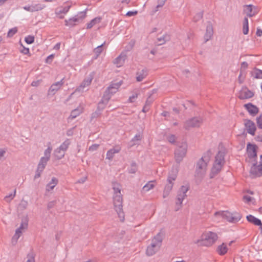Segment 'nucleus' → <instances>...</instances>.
<instances>
[{"label": "nucleus", "mask_w": 262, "mask_h": 262, "mask_svg": "<svg viewBox=\"0 0 262 262\" xmlns=\"http://www.w3.org/2000/svg\"><path fill=\"white\" fill-rule=\"evenodd\" d=\"M112 185L114 190L113 204L114 209L120 219V221L123 222L124 213L122 209L123 198L122 195L121 194V186L117 182H113Z\"/></svg>", "instance_id": "obj_1"}, {"label": "nucleus", "mask_w": 262, "mask_h": 262, "mask_svg": "<svg viewBox=\"0 0 262 262\" xmlns=\"http://www.w3.org/2000/svg\"><path fill=\"white\" fill-rule=\"evenodd\" d=\"M210 151L208 150L196 163L195 177L202 179L206 174L208 163L210 161Z\"/></svg>", "instance_id": "obj_2"}, {"label": "nucleus", "mask_w": 262, "mask_h": 262, "mask_svg": "<svg viewBox=\"0 0 262 262\" xmlns=\"http://www.w3.org/2000/svg\"><path fill=\"white\" fill-rule=\"evenodd\" d=\"M164 237V233L161 231L152 238L150 245L146 249V253L147 256H152L159 250Z\"/></svg>", "instance_id": "obj_3"}, {"label": "nucleus", "mask_w": 262, "mask_h": 262, "mask_svg": "<svg viewBox=\"0 0 262 262\" xmlns=\"http://www.w3.org/2000/svg\"><path fill=\"white\" fill-rule=\"evenodd\" d=\"M221 215L223 218L227 220L228 222L235 223L238 222L242 218V215L236 212L231 213L229 211L216 212L215 215Z\"/></svg>", "instance_id": "obj_4"}, {"label": "nucleus", "mask_w": 262, "mask_h": 262, "mask_svg": "<svg viewBox=\"0 0 262 262\" xmlns=\"http://www.w3.org/2000/svg\"><path fill=\"white\" fill-rule=\"evenodd\" d=\"M189 189V186L183 185L178 190L176 201V205L178 207L176 209V211H178L181 207L183 201L186 198V193Z\"/></svg>", "instance_id": "obj_5"}, {"label": "nucleus", "mask_w": 262, "mask_h": 262, "mask_svg": "<svg viewBox=\"0 0 262 262\" xmlns=\"http://www.w3.org/2000/svg\"><path fill=\"white\" fill-rule=\"evenodd\" d=\"M187 150L186 143L183 142L175 150L174 158L177 163H180L185 157Z\"/></svg>", "instance_id": "obj_6"}, {"label": "nucleus", "mask_w": 262, "mask_h": 262, "mask_svg": "<svg viewBox=\"0 0 262 262\" xmlns=\"http://www.w3.org/2000/svg\"><path fill=\"white\" fill-rule=\"evenodd\" d=\"M203 122V119L200 117H194L187 120L184 123V128L189 130L191 128L199 127Z\"/></svg>", "instance_id": "obj_7"}, {"label": "nucleus", "mask_w": 262, "mask_h": 262, "mask_svg": "<svg viewBox=\"0 0 262 262\" xmlns=\"http://www.w3.org/2000/svg\"><path fill=\"white\" fill-rule=\"evenodd\" d=\"M218 236L216 233L209 231L202 236V242L204 245L209 246L214 244Z\"/></svg>", "instance_id": "obj_8"}, {"label": "nucleus", "mask_w": 262, "mask_h": 262, "mask_svg": "<svg viewBox=\"0 0 262 262\" xmlns=\"http://www.w3.org/2000/svg\"><path fill=\"white\" fill-rule=\"evenodd\" d=\"M52 150V147L49 146L47 149L45 150L44 156L40 158L37 167H40V168H45L48 161L50 160Z\"/></svg>", "instance_id": "obj_9"}, {"label": "nucleus", "mask_w": 262, "mask_h": 262, "mask_svg": "<svg viewBox=\"0 0 262 262\" xmlns=\"http://www.w3.org/2000/svg\"><path fill=\"white\" fill-rule=\"evenodd\" d=\"M250 173L255 177H259L262 176V155L260 156L259 164L253 163L250 170Z\"/></svg>", "instance_id": "obj_10"}, {"label": "nucleus", "mask_w": 262, "mask_h": 262, "mask_svg": "<svg viewBox=\"0 0 262 262\" xmlns=\"http://www.w3.org/2000/svg\"><path fill=\"white\" fill-rule=\"evenodd\" d=\"M243 120L247 132L252 136H254L256 130L255 123L248 119H244Z\"/></svg>", "instance_id": "obj_11"}, {"label": "nucleus", "mask_w": 262, "mask_h": 262, "mask_svg": "<svg viewBox=\"0 0 262 262\" xmlns=\"http://www.w3.org/2000/svg\"><path fill=\"white\" fill-rule=\"evenodd\" d=\"M94 74L93 73L90 74L88 76L84 79L81 85L76 89L75 92H80L84 88L90 85L94 78Z\"/></svg>", "instance_id": "obj_12"}, {"label": "nucleus", "mask_w": 262, "mask_h": 262, "mask_svg": "<svg viewBox=\"0 0 262 262\" xmlns=\"http://www.w3.org/2000/svg\"><path fill=\"white\" fill-rule=\"evenodd\" d=\"M244 106L252 116H255L259 112V108L252 103L245 104Z\"/></svg>", "instance_id": "obj_13"}, {"label": "nucleus", "mask_w": 262, "mask_h": 262, "mask_svg": "<svg viewBox=\"0 0 262 262\" xmlns=\"http://www.w3.org/2000/svg\"><path fill=\"white\" fill-rule=\"evenodd\" d=\"M45 7V6L43 4L40 3L36 4L33 3L32 4L30 5L24 7L23 8L26 11L32 12L41 10Z\"/></svg>", "instance_id": "obj_14"}, {"label": "nucleus", "mask_w": 262, "mask_h": 262, "mask_svg": "<svg viewBox=\"0 0 262 262\" xmlns=\"http://www.w3.org/2000/svg\"><path fill=\"white\" fill-rule=\"evenodd\" d=\"M64 82V78H62L60 81L52 84L48 91L49 94L54 95L61 88Z\"/></svg>", "instance_id": "obj_15"}, {"label": "nucleus", "mask_w": 262, "mask_h": 262, "mask_svg": "<svg viewBox=\"0 0 262 262\" xmlns=\"http://www.w3.org/2000/svg\"><path fill=\"white\" fill-rule=\"evenodd\" d=\"M126 58L127 55L126 53L123 52L114 59V63L116 64L117 67H120L123 65Z\"/></svg>", "instance_id": "obj_16"}, {"label": "nucleus", "mask_w": 262, "mask_h": 262, "mask_svg": "<svg viewBox=\"0 0 262 262\" xmlns=\"http://www.w3.org/2000/svg\"><path fill=\"white\" fill-rule=\"evenodd\" d=\"M257 146L255 145L248 143L247 144V152L250 159H253L257 157Z\"/></svg>", "instance_id": "obj_17"}, {"label": "nucleus", "mask_w": 262, "mask_h": 262, "mask_svg": "<svg viewBox=\"0 0 262 262\" xmlns=\"http://www.w3.org/2000/svg\"><path fill=\"white\" fill-rule=\"evenodd\" d=\"M254 96V93L248 89L242 90L238 95V98L243 100L252 98Z\"/></svg>", "instance_id": "obj_18"}, {"label": "nucleus", "mask_w": 262, "mask_h": 262, "mask_svg": "<svg viewBox=\"0 0 262 262\" xmlns=\"http://www.w3.org/2000/svg\"><path fill=\"white\" fill-rule=\"evenodd\" d=\"M121 149V147L119 145H116L113 148L108 150L106 155V159L109 160H112L115 154L119 153Z\"/></svg>", "instance_id": "obj_19"}, {"label": "nucleus", "mask_w": 262, "mask_h": 262, "mask_svg": "<svg viewBox=\"0 0 262 262\" xmlns=\"http://www.w3.org/2000/svg\"><path fill=\"white\" fill-rule=\"evenodd\" d=\"M148 72L146 68L142 70L138 69L136 72V80L138 82L142 81L148 75Z\"/></svg>", "instance_id": "obj_20"}, {"label": "nucleus", "mask_w": 262, "mask_h": 262, "mask_svg": "<svg viewBox=\"0 0 262 262\" xmlns=\"http://www.w3.org/2000/svg\"><path fill=\"white\" fill-rule=\"evenodd\" d=\"M213 34V29L212 24L210 22H209L208 24L206 27V32L204 35V38L205 40V42H206L207 41L210 40Z\"/></svg>", "instance_id": "obj_21"}, {"label": "nucleus", "mask_w": 262, "mask_h": 262, "mask_svg": "<svg viewBox=\"0 0 262 262\" xmlns=\"http://www.w3.org/2000/svg\"><path fill=\"white\" fill-rule=\"evenodd\" d=\"M178 171L176 169H172L168 173L167 179V184H170L173 186V182L177 178Z\"/></svg>", "instance_id": "obj_22"}, {"label": "nucleus", "mask_w": 262, "mask_h": 262, "mask_svg": "<svg viewBox=\"0 0 262 262\" xmlns=\"http://www.w3.org/2000/svg\"><path fill=\"white\" fill-rule=\"evenodd\" d=\"M244 11L246 13L247 16L249 17L253 16L257 12L256 8L252 5L245 6Z\"/></svg>", "instance_id": "obj_23"}, {"label": "nucleus", "mask_w": 262, "mask_h": 262, "mask_svg": "<svg viewBox=\"0 0 262 262\" xmlns=\"http://www.w3.org/2000/svg\"><path fill=\"white\" fill-rule=\"evenodd\" d=\"M122 83V81H120L116 83H112L110 85V86L107 88L106 90L110 92L112 95H113L117 92L118 89L121 85Z\"/></svg>", "instance_id": "obj_24"}, {"label": "nucleus", "mask_w": 262, "mask_h": 262, "mask_svg": "<svg viewBox=\"0 0 262 262\" xmlns=\"http://www.w3.org/2000/svg\"><path fill=\"white\" fill-rule=\"evenodd\" d=\"M225 153L219 151L215 157V164L223 166L225 164Z\"/></svg>", "instance_id": "obj_25"}, {"label": "nucleus", "mask_w": 262, "mask_h": 262, "mask_svg": "<svg viewBox=\"0 0 262 262\" xmlns=\"http://www.w3.org/2000/svg\"><path fill=\"white\" fill-rule=\"evenodd\" d=\"M170 39V35L167 33L163 34L162 36L157 37V43L158 46L164 44L166 42Z\"/></svg>", "instance_id": "obj_26"}, {"label": "nucleus", "mask_w": 262, "mask_h": 262, "mask_svg": "<svg viewBox=\"0 0 262 262\" xmlns=\"http://www.w3.org/2000/svg\"><path fill=\"white\" fill-rule=\"evenodd\" d=\"M58 183V179L55 177H53L50 182H49L46 186V190L47 191L49 192L53 190L54 187L57 185Z\"/></svg>", "instance_id": "obj_27"}, {"label": "nucleus", "mask_w": 262, "mask_h": 262, "mask_svg": "<svg viewBox=\"0 0 262 262\" xmlns=\"http://www.w3.org/2000/svg\"><path fill=\"white\" fill-rule=\"evenodd\" d=\"M223 166L219 165L218 164L214 163L211 168L210 177L213 178L215 175L218 174L221 170Z\"/></svg>", "instance_id": "obj_28"}, {"label": "nucleus", "mask_w": 262, "mask_h": 262, "mask_svg": "<svg viewBox=\"0 0 262 262\" xmlns=\"http://www.w3.org/2000/svg\"><path fill=\"white\" fill-rule=\"evenodd\" d=\"M87 10L88 9H85L83 11L78 12L77 15L74 17L75 18V21H77L78 23L82 21L86 17Z\"/></svg>", "instance_id": "obj_29"}, {"label": "nucleus", "mask_w": 262, "mask_h": 262, "mask_svg": "<svg viewBox=\"0 0 262 262\" xmlns=\"http://www.w3.org/2000/svg\"><path fill=\"white\" fill-rule=\"evenodd\" d=\"M228 251V248L225 243H222L221 245L217 246L216 252L220 255H225Z\"/></svg>", "instance_id": "obj_30"}, {"label": "nucleus", "mask_w": 262, "mask_h": 262, "mask_svg": "<svg viewBox=\"0 0 262 262\" xmlns=\"http://www.w3.org/2000/svg\"><path fill=\"white\" fill-rule=\"evenodd\" d=\"M102 17L98 16L92 19L89 23L86 24V29H90L95 25L99 24L101 22Z\"/></svg>", "instance_id": "obj_31"}, {"label": "nucleus", "mask_w": 262, "mask_h": 262, "mask_svg": "<svg viewBox=\"0 0 262 262\" xmlns=\"http://www.w3.org/2000/svg\"><path fill=\"white\" fill-rule=\"evenodd\" d=\"M246 218L249 222L255 225L259 226L261 224V221L252 215H248L246 216Z\"/></svg>", "instance_id": "obj_32"}, {"label": "nucleus", "mask_w": 262, "mask_h": 262, "mask_svg": "<svg viewBox=\"0 0 262 262\" xmlns=\"http://www.w3.org/2000/svg\"><path fill=\"white\" fill-rule=\"evenodd\" d=\"M70 7V5L58 7L55 10V14H66L69 11Z\"/></svg>", "instance_id": "obj_33"}, {"label": "nucleus", "mask_w": 262, "mask_h": 262, "mask_svg": "<svg viewBox=\"0 0 262 262\" xmlns=\"http://www.w3.org/2000/svg\"><path fill=\"white\" fill-rule=\"evenodd\" d=\"M251 74L255 79L262 78V70L256 68L253 69V71L251 72Z\"/></svg>", "instance_id": "obj_34"}, {"label": "nucleus", "mask_w": 262, "mask_h": 262, "mask_svg": "<svg viewBox=\"0 0 262 262\" xmlns=\"http://www.w3.org/2000/svg\"><path fill=\"white\" fill-rule=\"evenodd\" d=\"M172 188H173V185H172L167 184L165 185L164 190H163V198H166L169 195Z\"/></svg>", "instance_id": "obj_35"}, {"label": "nucleus", "mask_w": 262, "mask_h": 262, "mask_svg": "<svg viewBox=\"0 0 262 262\" xmlns=\"http://www.w3.org/2000/svg\"><path fill=\"white\" fill-rule=\"evenodd\" d=\"M155 182V181H149L147 184H146L142 188V191L146 192L152 189L155 187V184H154Z\"/></svg>", "instance_id": "obj_36"}, {"label": "nucleus", "mask_w": 262, "mask_h": 262, "mask_svg": "<svg viewBox=\"0 0 262 262\" xmlns=\"http://www.w3.org/2000/svg\"><path fill=\"white\" fill-rule=\"evenodd\" d=\"M70 144H71V141H70V139H67L60 145V146L59 147V149H61V150H62V151H64V152L66 151L68 149Z\"/></svg>", "instance_id": "obj_37"}, {"label": "nucleus", "mask_w": 262, "mask_h": 262, "mask_svg": "<svg viewBox=\"0 0 262 262\" xmlns=\"http://www.w3.org/2000/svg\"><path fill=\"white\" fill-rule=\"evenodd\" d=\"M112 94L105 90L104 95L101 100L102 102L107 104L111 98Z\"/></svg>", "instance_id": "obj_38"}, {"label": "nucleus", "mask_w": 262, "mask_h": 262, "mask_svg": "<svg viewBox=\"0 0 262 262\" xmlns=\"http://www.w3.org/2000/svg\"><path fill=\"white\" fill-rule=\"evenodd\" d=\"M82 113V111L78 108H76L73 110L71 113L70 116L69 117L68 119L72 120L75 118L76 117L79 116Z\"/></svg>", "instance_id": "obj_39"}, {"label": "nucleus", "mask_w": 262, "mask_h": 262, "mask_svg": "<svg viewBox=\"0 0 262 262\" xmlns=\"http://www.w3.org/2000/svg\"><path fill=\"white\" fill-rule=\"evenodd\" d=\"M249 26H248V19L247 17H245L243 21V34L246 35L248 33Z\"/></svg>", "instance_id": "obj_40"}, {"label": "nucleus", "mask_w": 262, "mask_h": 262, "mask_svg": "<svg viewBox=\"0 0 262 262\" xmlns=\"http://www.w3.org/2000/svg\"><path fill=\"white\" fill-rule=\"evenodd\" d=\"M54 155L57 159L60 160L64 157V152L58 147L54 150Z\"/></svg>", "instance_id": "obj_41"}, {"label": "nucleus", "mask_w": 262, "mask_h": 262, "mask_svg": "<svg viewBox=\"0 0 262 262\" xmlns=\"http://www.w3.org/2000/svg\"><path fill=\"white\" fill-rule=\"evenodd\" d=\"M65 25L71 27H74L76 25V23H79L77 21H75V18L73 17L70 18L69 19H66L64 20Z\"/></svg>", "instance_id": "obj_42"}, {"label": "nucleus", "mask_w": 262, "mask_h": 262, "mask_svg": "<svg viewBox=\"0 0 262 262\" xmlns=\"http://www.w3.org/2000/svg\"><path fill=\"white\" fill-rule=\"evenodd\" d=\"M105 44V42L102 43V45L98 46L97 47L95 48L94 50V52L96 55V57H97L103 51V46Z\"/></svg>", "instance_id": "obj_43"}, {"label": "nucleus", "mask_w": 262, "mask_h": 262, "mask_svg": "<svg viewBox=\"0 0 262 262\" xmlns=\"http://www.w3.org/2000/svg\"><path fill=\"white\" fill-rule=\"evenodd\" d=\"M137 170V166L136 162H133L130 165V168L128 169V172L130 173H135Z\"/></svg>", "instance_id": "obj_44"}, {"label": "nucleus", "mask_w": 262, "mask_h": 262, "mask_svg": "<svg viewBox=\"0 0 262 262\" xmlns=\"http://www.w3.org/2000/svg\"><path fill=\"white\" fill-rule=\"evenodd\" d=\"M165 4V1H160V3L157 5L152 10V14L156 13L159 10V8H162Z\"/></svg>", "instance_id": "obj_45"}, {"label": "nucleus", "mask_w": 262, "mask_h": 262, "mask_svg": "<svg viewBox=\"0 0 262 262\" xmlns=\"http://www.w3.org/2000/svg\"><path fill=\"white\" fill-rule=\"evenodd\" d=\"M142 137L140 134H136L131 141L132 142H133L132 146L137 144V142L140 141Z\"/></svg>", "instance_id": "obj_46"}, {"label": "nucleus", "mask_w": 262, "mask_h": 262, "mask_svg": "<svg viewBox=\"0 0 262 262\" xmlns=\"http://www.w3.org/2000/svg\"><path fill=\"white\" fill-rule=\"evenodd\" d=\"M256 122L258 128L262 129V114L256 117Z\"/></svg>", "instance_id": "obj_47"}, {"label": "nucleus", "mask_w": 262, "mask_h": 262, "mask_svg": "<svg viewBox=\"0 0 262 262\" xmlns=\"http://www.w3.org/2000/svg\"><path fill=\"white\" fill-rule=\"evenodd\" d=\"M17 232H19L18 231H15V234L12 237V243L13 245H15L16 244L18 238H19V237L21 235L20 234H19Z\"/></svg>", "instance_id": "obj_48"}, {"label": "nucleus", "mask_w": 262, "mask_h": 262, "mask_svg": "<svg viewBox=\"0 0 262 262\" xmlns=\"http://www.w3.org/2000/svg\"><path fill=\"white\" fill-rule=\"evenodd\" d=\"M203 11L200 12L196 14V15L193 17V21L194 22H197L199 20H201L203 18Z\"/></svg>", "instance_id": "obj_49"}, {"label": "nucleus", "mask_w": 262, "mask_h": 262, "mask_svg": "<svg viewBox=\"0 0 262 262\" xmlns=\"http://www.w3.org/2000/svg\"><path fill=\"white\" fill-rule=\"evenodd\" d=\"M16 193V190H14L13 193H11L8 195H6L4 199L7 202H10L15 196Z\"/></svg>", "instance_id": "obj_50"}, {"label": "nucleus", "mask_w": 262, "mask_h": 262, "mask_svg": "<svg viewBox=\"0 0 262 262\" xmlns=\"http://www.w3.org/2000/svg\"><path fill=\"white\" fill-rule=\"evenodd\" d=\"M44 169L40 168V167H37V169L35 172V174L34 176V179H36L39 178L42 172L43 171Z\"/></svg>", "instance_id": "obj_51"}, {"label": "nucleus", "mask_w": 262, "mask_h": 262, "mask_svg": "<svg viewBox=\"0 0 262 262\" xmlns=\"http://www.w3.org/2000/svg\"><path fill=\"white\" fill-rule=\"evenodd\" d=\"M25 40L28 44H31L34 41V37L33 36L28 35L25 37Z\"/></svg>", "instance_id": "obj_52"}, {"label": "nucleus", "mask_w": 262, "mask_h": 262, "mask_svg": "<svg viewBox=\"0 0 262 262\" xmlns=\"http://www.w3.org/2000/svg\"><path fill=\"white\" fill-rule=\"evenodd\" d=\"M167 140L169 142L174 144L176 142V137L174 135H170L166 137Z\"/></svg>", "instance_id": "obj_53"}, {"label": "nucleus", "mask_w": 262, "mask_h": 262, "mask_svg": "<svg viewBox=\"0 0 262 262\" xmlns=\"http://www.w3.org/2000/svg\"><path fill=\"white\" fill-rule=\"evenodd\" d=\"M17 32V28L16 27L13 28L9 30L7 34V36L8 37H11L13 36L15 34H16Z\"/></svg>", "instance_id": "obj_54"}, {"label": "nucleus", "mask_w": 262, "mask_h": 262, "mask_svg": "<svg viewBox=\"0 0 262 262\" xmlns=\"http://www.w3.org/2000/svg\"><path fill=\"white\" fill-rule=\"evenodd\" d=\"M57 203L56 200L50 201L48 203L47 205V208L48 210L53 208Z\"/></svg>", "instance_id": "obj_55"}, {"label": "nucleus", "mask_w": 262, "mask_h": 262, "mask_svg": "<svg viewBox=\"0 0 262 262\" xmlns=\"http://www.w3.org/2000/svg\"><path fill=\"white\" fill-rule=\"evenodd\" d=\"M107 104H106L105 103H104V102H102L101 100L98 103V107H97V109L99 111H101L102 110H103L105 107L106 106Z\"/></svg>", "instance_id": "obj_56"}, {"label": "nucleus", "mask_w": 262, "mask_h": 262, "mask_svg": "<svg viewBox=\"0 0 262 262\" xmlns=\"http://www.w3.org/2000/svg\"><path fill=\"white\" fill-rule=\"evenodd\" d=\"M191 106H194V103L192 101H187L185 104H183V106L185 109H187L188 107H190Z\"/></svg>", "instance_id": "obj_57"}, {"label": "nucleus", "mask_w": 262, "mask_h": 262, "mask_svg": "<svg viewBox=\"0 0 262 262\" xmlns=\"http://www.w3.org/2000/svg\"><path fill=\"white\" fill-rule=\"evenodd\" d=\"M54 57V54L50 55L49 56H48L47 57V58L46 59V62L47 63H51L52 62Z\"/></svg>", "instance_id": "obj_58"}, {"label": "nucleus", "mask_w": 262, "mask_h": 262, "mask_svg": "<svg viewBox=\"0 0 262 262\" xmlns=\"http://www.w3.org/2000/svg\"><path fill=\"white\" fill-rule=\"evenodd\" d=\"M137 13H138L137 11H128L126 13V16H128V17H130V16H135V15H137Z\"/></svg>", "instance_id": "obj_59"}, {"label": "nucleus", "mask_w": 262, "mask_h": 262, "mask_svg": "<svg viewBox=\"0 0 262 262\" xmlns=\"http://www.w3.org/2000/svg\"><path fill=\"white\" fill-rule=\"evenodd\" d=\"M98 147H99L98 144H93L92 145H91V146L89 147V150L92 151H95L98 149Z\"/></svg>", "instance_id": "obj_60"}, {"label": "nucleus", "mask_w": 262, "mask_h": 262, "mask_svg": "<svg viewBox=\"0 0 262 262\" xmlns=\"http://www.w3.org/2000/svg\"><path fill=\"white\" fill-rule=\"evenodd\" d=\"M20 227L23 229H26L28 227V221L26 220L22 221Z\"/></svg>", "instance_id": "obj_61"}, {"label": "nucleus", "mask_w": 262, "mask_h": 262, "mask_svg": "<svg viewBox=\"0 0 262 262\" xmlns=\"http://www.w3.org/2000/svg\"><path fill=\"white\" fill-rule=\"evenodd\" d=\"M28 260L26 262H35L34 257L33 256V254H28Z\"/></svg>", "instance_id": "obj_62"}, {"label": "nucleus", "mask_w": 262, "mask_h": 262, "mask_svg": "<svg viewBox=\"0 0 262 262\" xmlns=\"http://www.w3.org/2000/svg\"><path fill=\"white\" fill-rule=\"evenodd\" d=\"M21 53L25 55H28L30 53L29 49L23 47V49L20 51Z\"/></svg>", "instance_id": "obj_63"}, {"label": "nucleus", "mask_w": 262, "mask_h": 262, "mask_svg": "<svg viewBox=\"0 0 262 262\" xmlns=\"http://www.w3.org/2000/svg\"><path fill=\"white\" fill-rule=\"evenodd\" d=\"M254 139L257 142H262V134H258L255 136Z\"/></svg>", "instance_id": "obj_64"}]
</instances>
